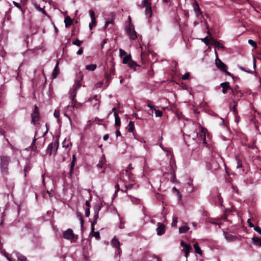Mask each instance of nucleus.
Here are the masks:
<instances>
[{
	"label": "nucleus",
	"mask_w": 261,
	"mask_h": 261,
	"mask_svg": "<svg viewBox=\"0 0 261 261\" xmlns=\"http://www.w3.org/2000/svg\"><path fill=\"white\" fill-rule=\"evenodd\" d=\"M11 162V158L6 155L0 156V168L1 173L7 175L8 174L9 165Z\"/></svg>",
	"instance_id": "nucleus-1"
},
{
	"label": "nucleus",
	"mask_w": 261,
	"mask_h": 261,
	"mask_svg": "<svg viewBox=\"0 0 261 261\" xmlns=\"http://www.w3.org/2000/svg\"><path fill=\"white\" fill-rule=\"evenodd\" d=\"M77 76H79V77L77 80V82L73 86L72 89L70 91V98L72 100H73L74 98L76 96L77 90L81 87V84L80 81L83 79V75L81 72L79 73Z\"/></svg>",
	"instance_id": "nucleus-2"
},
{
	"label": "nucleus",
	"mask_w": 261,
	"mask_h": 261,
	"mask_svg": "<svg viewBox=\"0 0 261 261\" xmlns=\"http://www.w3.org/2000/svg\"><path fill=\"white\" fill-rule=\"evenodd\" d=\"M130 173L128 171V170H125L124 171H123L120 175V178L124 181L126 182L127 179L125 177H127V179L130 181V184H125V187L126 188V190L125 192H126V191L128 189H131V188L133 187V186L135 184L134 182H133V181L131 180V177H130Z\"/></svg>",
	"instance_id": "nucleus-3"
},
{
	"label": "nucleus",
	"mask_w": 261,
	"mask_h": 261,
	"mask_svg": "<svg viewBox=\"0 0 261 261\" xmlns=\"http://www.w3.org/2000/svg\"><path fill=\"white\" fill-rule=\"evenodd\" d=\"M102 207V204L101 203L97 204L95 205L94 207V220L91 223V230L92 231H94V226L96 224L97 220L99 217V212L100 211L101 207Z\"/></svg>",
	"instance_id": "nucleus-4"
},
{
	"label": "nucleus",
	"mask_w": 261,
	"mask_h": 261,
	"mask_svg": "<svg viewBox=\"0 0 261 261\" xmlns=\"http://www.w3.org/2000/svg\"><path fill=\"white\" fill-rule=\"evenodd\" d=\"M58 147H59L58 140H56L54 142L50 143L48 145V146L46 150V153L48 154L50 156L53 154V151H54L55 153L57 152Z\"/></svg>",
	"instance_id": "nucleus-5"
},
{
	"label": "nucleus",
	"mask_w": 261,
	"mask_h": 261,
	"mask_svg": "<svg viewBox=\"0 0 261 261\" xmlns=\"http://www.w3.org/2000/svg\"><path fill=\"white\" fill-rule=\"evenodd\" d=\"M63 238L65 239L72 241L74 239H77V236L74 235L73 232V230L69 228L64 232Z\"/></svg>",
	"instance_id": "nucleus-6"
},
{
	"label": "nucleus",
	"mask_w": 261,
	"mask_h": 261,
	"mask_svg": "<svg viewBox=\"0 0 261 261\" xmlns=\"http://www.w3.org/2000/svg\"><path fill=\"white\" fill-rule=\"evenodd\" d=\"M126 32L131 39L135 40L137 38V33L134 26L131 24H129L126 27Z\"/></svg>",
	"instance_id": "nucleus-7"
},
{
	"label": "nucleus",
	"mask_w": 261,
	"mask_h": 261,
	"mask_svg": "<svg viewBox=\"0 0 261 261\" xmlns=\"http://www.w3.org/2000/svg\"><path fill=\"white\" fill-rule=\"evenodd\" d=\"M215 54L216 56V59L215 60V64L218 68L220 69L221 71H224L225 68H226V65L217 57V54L216 51H215Z\"/></svg>",
	"instance_id": "nucleus-8"
},
{
	"label": "nucleus",
	"mask_w": 261,
	"mask_h": 261,
	"mask_svg": "<svg viewBox=\"0 0 261 261\" xmlns=\"http://www.w3.org/2000/svg\"><path fill=\"white\" fill-rule=\"evenodd\" d=\"M32 122L36 123L39 120V112L38 109L36 106H35L34 110L31 114Z\"/></svg>",
	"instance_id": "nucleus-9"
},
{
	"label": "nucleus",
	"mask_w": 261,
	"mask_h": 261,
	"mask_svg": "<svg viewBox=\"0 0 261 261\" xmlns=\"http://www.w3.org/2000/svg\"><path fill=\"white\" fill-rule=\"evenodd\" d=\"M89 12L91 19V22L89 23V27L90 30H92L93 27L96 25V21L94 12L93 10H90Z\"/></svg>",
	"instance_id": "nucleus-10"
},
{
	"label": "nucleus",
	"mask_w": 261,
	"mask_h": 261,
	"mask_svg": "<svg viewBox=\"0 0 261 261\" xmlns=\"http://www.w3.org/2000/svg\"><path fill=\"white\" fill-rule=\"evenodd\" d=\"M165 226L163 224L158 223V227L156 229V233L158 236H161L165 232Z\"/></svg>",
	"instance_id": "nucleus-11"
},
{
	"label": "nucleus",
	"mask_w": 261,
	"mask_h": 261,
	"mask_svg": "<svg viewBox=\"0 0 261 261\" xmlns=\"http://www.w3.org/2000/svg\"><path fill=\"white\" fill-rule=\"evenodd\" d=\"M112 244L113 246V247H114L116 249H118V253L119 254L121 252V250L120 249V242L118 241V240L117 239H116V238H114L112 240Z\"/></svg>",
	"instance_id": "nucleus-12"
},
{
	"label": "nucleus",
	"mask_w": 261,
	"mask_h": 261,
	"mask_svg": "<svg viewBox=\"0 0 261 261\" xmlns=\"http://www.w3.org/2000/svg\"><path fill=\"white\" fill-rule=\"evenodd\" d=\"M220 86L222 88V92L225 94L226 93V91L228 89H230V87L229 86V83L228 82H225L222 83L220 84Z\"/></svg>",
	"instance_id": "nucleus-13"
},
{
	"label": "nucleus",
	"mask_w": 261,
	"mask_h": 261,
	"mask_svg": "<svg viewBox=\"0 0 261 261\" xmlns=\"http://www.w3.org/2000/svg\"><path fill=\"white\" fill-rule=\"evenodd\" d=\"M75 161H76L75 155L74 154H73L72 155V161H71V162L70 163V171H69V175H70V176H72L73 170L74 167L75 166Z\"/></svg>",
	"instance_id": "nucleus-14"
},
{
	"label": "nucleus",
	"mask_w": 261,
	"mask_h": 261,
	"mask_svg": "<svg viewBox=\"0 0 261 261\" xmlns=\"http://www.w3.org/2000/svg\"><path fill=\"white\" fill-rule=\"evenodd\" d=\"M194 10L195 11V14L197 17H198L201 14V12L199 8V5L196 1L195 2V5H194Z\"/></svg>",
	"instance_id": "nucleus-15"
},
{
	"label": "nucleus",
	"mask_w": 261,
	"mask_h": 261,
	"mask_svg": "<svg viewBox=\"0 0 261 261\" xmlns=\"http://www.w3.org/2000/svg\"><path fill=\"white\" fill-rule=\"evenodd\" d=\"M232 92L233 95H237L238 97L242 96V93L239 90V86L238 85H236L234 88L232 89Z\"/></svg>",
	"instance_id": "nucleus-16"
},
{
	"label": "nucleus",
	"mask_w": 261,
	"mask_h": 261,
	"mask_svg": "<svg viewBox=\"0 0 261 261\" xmlns=\"http://www.w3.org/2000/svg\"><path fill=\"white\" fill-rule=\"evenodd\" d=\"M192 249L191 246L189 245L188 246H187L186 247H184L182 249V251L185 252V257L187 258L189 254L190 253V252Z\"/></svg>",
	"instance_id": "nucleus-17"
},
{
	"label": "nucleus",
	"mask_w": 261,
	"mask_h": 261,
	"mask_svg": "<svg viewBox=\"0 0 261 261\" xmlns=\"http://www.w3.org/2000/svg\"><path fill=\"white\" fill-rule=\"evenodd\" d=\"M59 63L57 62L52 73L54 78H56L59 73V69L58 68Z\"/></svg>",
	"instance_id": "nucleus-18"
},
{
	"label": "nucleus",
	"mask_w": 261,
	"mask_h": 261,
	"mask_svg": "<svg viewBox=\"0 0 261 261\" xmlns=\"http://www.w3.org/2000/svg\"><path fill=\"white\" fill-rule=\"evenodd\" d=\"M114 115L115 116V125H116V126H119L121 124L120 118L118 116L116 112H115Z\"/></svg>",
	"instance_id": "nucleus-19"
},
{
	"label": "nucleus",
	"mask_w": 261,
	"mask_h": 261,
	"mask_svg": "<svg viewBox=\"0 0 261 261\" xmlns=\"http://www.w3.org/2000/svg\"><path fill=\"white\" fill-rule=\"evenodd\" d=\"M64 22L65 23V27L67 28L69 25L72 24L73 20L71 19V18L69 16H68L65 17Z\"/></svg>",
	"instance_id": "nucleus-20"
},
{
	"label": "nucleus",
	"mask_w": 261,
	"mask_h": 261,
	"mask_svg": "<svg viewBox=\"0 0 261 261\" xmlns=\"http://www.w3.org/2000/svg\"><path fill=\"white\" fill-rule=\"evenodd\" d=\"M145 14L146 15L147 17H148L149 18H150L152 16V10H151V7L149 6L146 7V9L145 11Z\"/></svg>",
	"instance_id": "nucleus-21"
},
{
	"label": "nucleus",
	"mask_w": 261,
	"mask_h": 261,
	"mask_svg": "<svg viewBox=\"0 0 261 261\" xmlns=\"http://www.w3.org/2000/svg\"><path fill=\"white\" fill-rule=\"evenodd\" d=\"M193 247L194 248V249H195V252L199 254V255H201L202 253V252L201 250V249L200 248V247H199L198 246V244L196 243H195L194 245H193Z\"/></svg>",
	"instance_id": "nucleus-22"
},
{
	"label": "nucleus",
	"mask_w": 261,
	"mask_h": 261,
	"mask_svg": "<svg viewBox=\"0 0 261 261\" xmlns=\"http://www.w3.org/2000/svg\"><path fill=\"white\" fill-rule=\"evenodd\" d=\"M252 242L255 244H257L258 245L261 246V238L253 237L252 238Z\"/></svg>",
	"instance_id": "nucleus-23"
},
{
	"label": "nucleus",
	"mask_w": 261,
	"mask_h": 261,
	"mask_svg": "<svg viewBox=\"0 0 261 261\" xmlns=\"http://www.w3.org/2000/svg\"><path fill=\"white\" fill-rule=\"evenodd\" d=\"M190 229L187 226H183L179 228V233H184L186 232Z\"/></svg>",
	"instance_id": "nucleus-24"
},
{
	"label": "nucleus",
	"mask_w": 261,
	"mask_h": 261,
	"mask_svg": "<svg viewBox=\"0 0 261 261\" xmlns=\"http://www.w3.org/2000/svg\"><path fill=\"white\" fill-rule=\"evenodd\" d=\"M96 68V64H90L86 65L85 68L87 70L94 71Z\"/></svg>",
	"instance_id": "nucleus-25"
},
{
	"label": "nucleus",
	"mask_w": 261,
	"mask_h": 261,
	"mask_svg": "<svg viewBox=\"0 0 261 261\" xmlns=\"http://www.w3.org/2000/svg\"><path fill=\"white\" fill-rule=\"evenodd\" d=\"M76 215H77V217L80 220L81 226L82 228H83V225H84V219H83L82 215V214L81 213L77 212V214H76Z\"/></svg>",
	"instance_id": "nucleus-26"
},
{
	"label": "nucleus",
	"mask_w": 261,
	"mask_h": 261,
	"mask_svg": "<svg viewBox=\"0 0 261 261\" xmlns=\"http://www.w3.org/2000/svg\"><path fill=\"white\" fill-rule=\"evenodd\" d=\"M105 76L106 80L107 86H108L111 80V74H108L106 72L105 74Z\"/></svg>",
	"instance_id": "nucleus-27"
},
{
	"label": "nucleus",
	"mask_w": 261,
	"mask_h": 261,
	"mask_svg": "<svg viewBox=\"0 0 261 261\" xmlns=\"http://www.w3.org/2000/svg\"><path fill=\"white\" fill-rule=\"evenodd\" d=\"M151 0H144L142 3V6L143 7H147L151 6Z\"/></svg>",
	"instance_id": "nucleus-28"
},
{
	"label": "nucleus",
	"mask_w": 261,
	"mask_h": 261,
	"mask_svg": "<svg viewBox=\"0 0 261 261\" xmlns=\"http://www.w3.org/2000/svg\"><path fill=\"white\" fill-rule=\"evenodd\" d=\"M131 60V56L130 55H126L123 59L122 63L123 64H126L128 61H130Z\"/></svg>",
	"instance_id": "nucleus-29"
},
{
	"label": "nucleus",
	"mask_w": 261,
	"mask_h": 261,
	"mask_svg": "<svg viewBox=\"0 0 261 261\" xmlns=\"http://www.w3.org/2000/svg\"><path fill=\"white\" fill-rule=\"evenodd\" d=\"M225 238L229 241H232L236 239V237L232 234H228L225 235Z\"/></svg>",
	"instance_id": "nucleus-30"
},
{
	"label": "nucleus",
	"mask_w": 261,
	"mask_h": 261,
	"mask_svg": "<svg viewBox=\"0 0 261 261\" xmlns=\"http://www.w3.org/2000/svg\"><path fill=\"white\" fill-rule=\"evenodd\" d=\"M128 132H132L135 127L134 122L132 121H130L128 125Z\"/></svg>",
	"instance_id": "nucleus-31"
},
{
	"label": "nucleus",
	"mask_w": 261,
	"mask_h": 261,
	"mask_svg": "<svg viewBox=\"0 0 261 261\" xmlns=\"http://www.w3.org/2000/svg\"><path fill=\"white\" fill-rule=\"evenodd\" d=\"M236 160L237 162V168H239L241 167L242 166L241 160L239 159V158L238 156H236Z\"/></svg>",
	"instance_id": "nucleus-32"
},
{
	"label": "nucleus",
	"mask_w": 261,
	"mask_h": 261,
	"mask_svg": "<svg viewBox=\"0 0 261 261\" xmlns=\"http://www.w3.org/2000/svg\"><path fill=\"white\" fill-rule=\"evenodd\" d=\"M154 113L155 117H162L163 116L162 112L155 109L154 110Z\"/></svg>",
	"instance_id": "nucleus-33"
},
{
	"label": "nucleus",
	"mask_w": 261,
	"mask_h": 261,
	"mask_svg": "<svg viewBox=\"0 0 261 261\" xmlns=\"http://www.w3.org/2000/svg\"><path fill=\"white\" fill-rule=\"evenodd\" d=\"M146 102L147 103V107L148 108H149L150 109L154 108V109L155 110V108H156V107H155V106L152 105V101H151L149 100H147L146 101Z\"/></svg>",
	"instance_id": "nucleus-34"
},
{
	"label": "nucleus",
	"mask_w": 261,
	"mask_h": 261,
	"mask_svg": "<svg viewBox=\"0 0 261 261\" xmlns=\"http://www.w3.org/2000/svg\"><path fill=\"white\" fill-rule=\"evenodd\" d=\"M31 169L29 164H27L24 167V176H26V173L29 171Z\"/></svg>",
	"instance_id": "nucleus-35"
},
{
	"label": "nucleus",
	"mask_w": 261,
	"mask_h": 261,
	"mask_svg": "<svg viewBox=\"0 0 261 261\" xmlns=\"http://www.w3.org/2000/svg\"><path fill=\"white\" fill-rule=\"evenodd\" d=\"M72 43L74 45H75L77 46H80L82 43V41H81L80 40L77 39L75 40L74 41H73Z\"/></svg>",
	"instance_id": "nucleus-36"
},
{
	"label": "nucleus",
	"mask_w": 261,
	"mask_h": 261,
	"mask_svg": "<svg viewBox=\"0 0 261 261\" xmlns=\"http://www.w3.org/2000/svg\"><path fill=\"white\" fill-rule=\"evenodd\" d=\"M248 43L251 45L252 46L256 47V42L252 39L248 40Z\"/></svg>",
	"instance_id": "nucleus-37"
},
{
	"label": "nucleus",
	"mask_w": 261,
	"mask_h": 261,
	"mask_svg": "<svg viewBox=\"0 0 261 261\" xmlns=\"http://www.w3.org/2000/svg\"><path fill=\"white\" fill-rule=\"evenodd\" d=\"M93 99L95 100V101H96V103L95 104L94 106L96 107L98 109L99 105V101H98V99L97 98V95H95L93 97Z\"/></svg>",
	"instance_id": "nucleus-38"
},
{
	"label": "nucleus",
	"mask_w": 261,
	"mask_h": 261,
	"mask_svg": "<svg viewBox=\"0 0 261 261\" xmlns=\"http://www.w3.org/2000/svg\"><path fill=\"white\" fill-rule=\"evenodd\" d=\"M93 236L97 239L99 240L100 239V234L98 231L93 232Z\"/></svg>",
	"instance_id": "nucleus-39"
},
{
	"label": "nucleus",
	"mask_w": 261,
	"mask_h": 261,
	"mask_svg": "<svg viewBox=\"0 0 261 261\" xmlns=\"http://www.w3.org/2000/svg\"><path fill=\"white\" fill-rule=\"evenodd\" d=\"M34 6H35V8H36V9H37L38 10H39V11H41L43 13L45 14V11L43 10V9H42V8H40V7H39V5H37V4H35L34 5Z\"/></svg>",
	"instance_id": "nucleus-40"
},
{
	"label": "nucleus",
	"mask_w": 261,
	"mask_h": 261,
	"mask_svg": "<svg viewBox=\"0 0 261 261\" xmlns=\"http://www.w3.org/2000/svg\"><path fill=\"white\" fill-rule=\"evenodd\" d=\"M210 41H211V44L212 45H214V46H216V44L218 42V41L216 40L213 38H210Z\"/></svg>",
	"instance_id": "nucleus-41"
},
{
	"label": "nucleus",
	"mask_w": 261,
	"mask_h": 261,
	"mask_svg": "<svg viewBox=\"0 0 261 261\" xmlns=\"http://www.w3.org/2000/svg\"><path fill=\"white\" fill-rule=\"evenodd\" d=\"M215 48H217L218 49H219V48L223 49V48H224V46L222 44H221L220 42H219L218 41L216 45Z\"/></svg>",
	"instance_id": "nucleus-42"
},
{
	"label": "nucleus",
	"mask_w": 261,
	"mask_h": 261,
	"mask_svg": "<svg viewBox=\"0 0 261 261\" xmlns=\"http://www.w3.org/2000/svg\"><path fill=\"white\" fill-rule=\"evenodd\" d=\"M104 162L102 160H101L99 161L97 165V167L98 168H102L103 166L104 165Z\"/></svg>",
	"instance_id": "nucleus-43"
},
{
	"label": "nucleus",
	"mask_w": 261,
	"mask_h": 261,
	"mask_svg": "<svg viewBox=\"0 0 261 261\" xmlns=\"http://www.w3.org/2000/svg\"><path fill=\"white\" fill-rule=\"evenodd\" d=\"M119 53H120V56L121 57H122L123 56H125L126 55V53L123 49H119Z\"/></svg>",
	"instance_id": "nucleus-44"
},
{
	"label": "nucleus",
	"mask_w": 261,
	"mask_h": 261,
	"mask_svg": "<svg viewBox=\"0 0 261 261\" xmlns=\"http://www.w3.org/2000/svg\"><path fill=\"white\" fill-rule=\"evenodd\" d=\"M129 65L130 67H133L134 66H137V64L136 62L130 60V61L129 62Z\"/></svg>",
	"instance_id": "nucleus-45"
},
{
	"label": "nucleus",
	"mask_w": 261,
	"mask_h": 261,
	"mask_svg": "<svg viewBox=\"0 0 261 261\" xmlns=\"http://www.w3.org/2000/svg\"><path fill=\"white\" fill-rule=\"evenodd\" d=\"M18 259L20 261H25L27 258L25 256L19 255L18 256Z\"/></svg>",
	"instance_id": "nucleus-46"
},
{
	"label": "nucleus",
	"mask_w": 261,
	"mask_h": 261,
	"mask_svg": "<svg viewBox=\"0 0 261 261\" xmlns=\"http://www.w3.org/2000/svg\"><path fill=\"white\" fill-rule=\"evenodd\" d=\"M177 223V218L176 217H174L173 218V221L172 222V226H175L176 225V224Z\"/></svg>",
	"instance_id": "nucleus-47"
},
{
	"label": "nucleus",
	"mask_w": 261,
	"mask_h": 261,
	"mask_svg": "<svg viewBox=\"0 0 261 261\" xmlns=\"http://www.w3.org/2000/svg\"><path fill=\"white\" fill-rule=\"evenodd\" d=\"M254 229L255 231L258 232L259 234H261V228L258 226H255L254 228Z\"/></svg>",
	"instance_id": "nucleus-48"
},
{
	"label": "nucleus",
	"mask_w": 261,
	"mask_h": 261,
	"mask_svg": "<svg viewBox=\"0 0 261 261\" xmlns=\"http://www.w3.org/2000/svg\"><path fill=\"white\" fill-rule=\"evenodd\" d=\"M54 115L55 117H56V118L58 119L59 118V116H60V112H59V111L55 110V112H54Z\"/></svg>",
	"instance_id": "nucleus-49"
},
{
	"label": "nucleus",
	"mask_w": 261,
	"mask_h": 261,
	"mask_svg": "<svg viewBox=\"0 0 261 261\" xmlns=\"http://www.w3.org/2000/svg\"><path fill=\"white\" fill-rule=\"evenodd\" d=\"M202 41L204 42L206 44H208V42L210 41V39H208V37L206 36L204 38L202 39Z\"/></svg>",
	"instance_id": "nucleus-50"
},
{
	"label": "nucleus",
	"mask_w": 261,
	"mask_h": 261,
	"mask_svg": "<svg viewBox=\"0 0 261 261\" xmlns=\"http://www.w3.org/2000/svg\"><path fill=\"white\" fill-rule=\"evenodd\" d=\"M110 24H113L112 20H109L106 22V23L104 25L103 29H105Z\"/></svg>",
	"instance_id": "nucleus-51"
},
{
	"label": "nucleus",
	"mask_w": 261,
	"mask_h": 261,
	"mask_svg": "<svg viewBox=\"0 0 261 261\" xmlns=\"http://www.w3.org/2000/svg\"><path fill=\"white\" fill-rule=\"evenodd\" d=\"M190 74L189 73H186L182 77V80H186L189 79Z\"/></svg>",
	"instance_id": "nucleus-52"
},
{
	"label": "nucleus",
	"mask_w": 261,
	"mask_h": 261,
	"mask_svg": "<svg viewBox=\"0 0 261 261\" xmlns=\"http://www.w3.org/2000/svg\"><path fill=\"white\" fill-rule=\"evenodd\" d=\"M13 4H14V5L17 7V8L19 9H21V7L20 6V5H19V4H18V3L15 2V1H13Z\"/></svg>",
	"instance_id": "nucleus-53"
},
{
	"label": "nucleus",
	"mask_w": 261,
	"mask_h": 261,
	"mask_svg": "<svg viewBox=\"0 0 261 261\" xmlns=\"http://www.w3.org/2000/svg\"><path fill=\"white\" fill-rule=\"evenodd\" d=\"M110 74L111 75H114L115 74V68L113 64H112V67L111 68V73Z\"/></svg>",
	"instance_id": "nucleus-54"
},
{
	"label": "nucleus",
	"mask_w": 261,
	"mask_h": 261,
	"mask_svg": "<svg viewBox=\"0 0 261 261\" xmlns=\"http://www.w3.org/2000/svg\"><path fill=\"white\" fill-rule=\"evenodd\" d=\"M90 208H87L86 210V211H85V216L87 217H88L90 215Z\"/></svg>",
	"instance_id": "nucleus-55"
},
{
	"label": "nucleus",
	"mask_w": 261,
	"mask_h": 261,
	"mask_svg": "<svg viewBox=\"0 0 261 261\" xmlns=\"http://www.w3.org/2000/svg\"><path fill=\"white\" fill-rule=\"evenodd\" d=\"M171 174H172V178L171 181L174 182V180L175 179V174L174 173V171H173V170L171 171Z\"/></svg>",
	"instance_id": "nucleus-56"
},
{
	"label": "nucleus",
	"mask_w": 261,
	"mask_h": 261,
	"mask_svg": "<svg viewBox=\"0 0 261 261\" xmlns=\"http://www.w3.org/2000/svg\"><path fill=\"white\" fill-rule=\"evenodd\" d=\"M247 222H248V225H249V227H254V225L251 223V220L250 219H248Z\"/></svg>",
	"instance_id": "nucleus-57"
},
{
	"label": "nucleus",
	"mask_w": 261,
	"mask_h": 261,
	"mask_svg": "<svg viewBox=\"0 0 261 261\" xmlns=\"http://www.w3.org/2000/svg\"><path fill=\"white\" fill-rule=\"evenodd\" d=\"M180 245L182 246V247H184H184H186L187 246L189 245V244L185 243L184 241L181 240L180 241Z\"/></svg>",
	"instance_id": "nucleus-58"
},
{
	"label": "nucleus",
	"mask_w": 261,
	"mask_h": 261,
	"mask_svg": "<svg viewBox=\"0 0 261 261\" xmlns=\"http://www.w3.org/2000/svg\"><path fill=\"white\" fill-rule=\"evenodd\" d=\"M231 188L232 189H233V190L235 192H236L237 193H238V188L236 186H234L232 184V186H231Z\"/></svg>",
	"instance_id": "nucleus-59"
},
{
	"label": "nucleus",
	"mask_w": 261,
	"mask_h": 261,
	"mask_svg": "<svg viewBox=\"0 0 261 261\" xmlns=\"http://www.w3.org/2000/svg\"><path fill=\"white\" fill-rule=\"evenodd\" d=\"M83 49L82 48H81L77 50V54L79 55H82L83 54Z\"/></svg>",
	"instance_id": "nucleus-60"
},
{
	"label": "nucleus",
	"mask_w": 261,
	"mask_h": 261,
	"mask_svg": "<svg viewBox=\"0 0 261 261\" xmlns=\"http://www.w3.org/2000/svg\"><path fill=\"white\" fill-rule=\"evenodd\" d=\"M115 188H116V191H115V194H116V193H117V192H118V191H119V190H120L119 185H118V184H117V185H116L115 186Z\"/></svg>",
	"instance_id": "nucleus-61"
},
{
	"label": "nucleus",
	"mask_w": 261,
	"mask_h": 261,
	"mask_svg": "<svg viewBox=\"0 0 261 261\" xmlns=\"http://www.w3.org/2000/svg\"><path fill=\"white\" fill-rule=\"evenodd\" d=\"M109 134H106L105 135H104V136L103 137V139L106 141V140H107L108 139H109Z\"/></svg>",
	"instance_id": "nucleus-62"
},
{
	"label": "nucleus",
	"mask_w": 261,
	"mask_h": 261,
	"mask_svg": "<svg viewBox=\"0 0 261 261\" xmlns=\"http://www.w3.org/2000/svg\"><path fill=\"white\" fill-rule=\"evenodd\" d=\"M153 111H154V108L150 109V112H148V114L152 116L153 115Z\"/></svg>",
	"instance_id": "nucleus-63"
},
{
	"label": "nucleus",
	"mask_w": 261,
	"mask_h": 261,
	"mask_svg": "<svg viewBox=\"0 0 261 261\" xmlns=\"http://www.w3.org/2000/svg\"><path fill=\"white\" fill-rule=\"evenodd\" d=\"M121 135L120 132L119 130V129H117L116 132V136L118 137Z\"/></svg>",
	"instance_id": "nucleus-64"
}]
</instances>
